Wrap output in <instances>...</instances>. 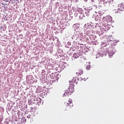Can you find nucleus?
Here are the masks:
<instances>
[{"label": "nucleus", "mask_w": 124, "mask_h": 124, "mask_svg": "<svg viewBox=\"0 0 124 124\" xmlns=\"http://www.w3.org/2000/svg\"><path fill=\"white\" fill-rule=\"evenodd\" d=\"M73 92H74V85L73 84H71V85L69 86V88L65 91L63 96H67L68 95H69L70 93H72Z\"/></svg>", "instance_id": "obj_1"}, {"label": "nucleus", "mask_w": 124, "mask_h": 124, "mask_svg": "<svg viewBox=\"0 0 124 124\" xmlns=\"http://www.w3.org/2000/svg\"><path fill=\"white\" fill-rule=\"evenodd\" d=\"M26 121L27 120L25 117H22L21 118V123H26Z\"/></svg>", "instance_id": "obj_9"}, {"label": "nucleus", "mask_w": 124, "mask_h": 124, "mask_svg": "<svg viewBox=\"0 0 124 124\" xmlns=\"http://www.w3.org/2000/svg\"><path fill=\"white\" fill-rule=\"evenodd\" d=\"M27 119H31V115H28L27 117Z\"/></svg>", "instance_id": "obj_12"}, {"label": "nucleus", "mask_w": 124, "mask_h": 124, "mask_svg": "<svg viewBox=\"0 0 124 124\" xmlns=\"http://www.w3.org/2000/svg\"><path fill=\"white\" fill-rule=\"evenodd\" d=\"M121 7H122V8H123V9H124V4H122Z\"/></svg>", "instance_id": "obj_13"}, {"label": "nucleus", "mask_w": 124, "mask_h": 124, "mask_svg": "<svg viewBox=\"0 0 124 124\" xmlns=\"http://www.w3.org/2000/svg\"><path fill=\"white\" fill-rule=\"evenodd\" d=\"M73 57L75 59H77V58H78V56L77 55V53H74V55H73Z\"/></svg>", "instance_id": "obj_11"}, {"label": "nucleus", "mask_w": 124, "mask_h": 124, "mask_svg": "<svg viewBox=\"0 0 124 124\" xmlns=\"http://www.w3.org/2000/svg\"><path fill=\"white\" fill-rule=\"evenodd\" d=\"M113 55L114 53H113L112 51H109L108 52V57H109V58H112V57H113Z\"/></svg>", "instance_id": "obj_6"}, {"label": "nucleus", "mask_w": 124, "mask_h": 124, "mask_svg": "<svg viewBox=\"0 0 124 124\" xmlns=\"http://www.w3.org/2000/svg\"><path fill=\"white\" fill-rule=\"evenodd\" d=\"M83 70L80 69V70H78V73H77V74H78V75H81L83 74Z\"/></svg>", "instance_id": "obj_7"}, {"label": "nucleus", "mask_w": 124, "mask_h": 124, "mask_svg": "<svg viewBox=\"0 0 124 124\" xmlns=\"http://www.w3.org/2000/svg\"><path fill=\"white\" fill-rule=\"evenodd\" d=\"M86 81V78L80 77L78 78V81Z\"/></svg>", "instance_id": "obj_8"}, {"label": "nucleus", "mask_w": 124, "mask_h": 124, "mask_svg": "<svg viewBox=\"0 0 124 124\" xmlns=\"http://www.w3.org/2000/svg\"><path fill=\"white\" fill-rule=\"evenodd\" d=\"M106 18L107 19H109V20H112V17L110 16H107L106 17H103V20H104V21H105V20H106Z\"/></svg>", "instance_id": "obj_5"}, {"label": "nucleus", "mask_w": 124, "mask_h": 124, "mask_svg": "<svg viewBox=\"0 0 124 124\" xmlns=\"http://www.w3.org/2000/svg\"><path fill=\"white\" fill-rule=\"evenodd\" d=\"M90 68H91V65L90 64L87 65L86 66V69H87V70H90Z\"/></svg>", "instance_id": "obj_10"}, {"label": "nucleus", "mask_w": 124, "mask_h": 124, "mask_svg": "<svg viewBox=\"0 0 124 124\" xmlns=\"http://www.w3.org/2000/svg\"><path fill=\"white\" fill-rule=\"evenodd\" d=\"M70 86L71 85H73L74 86V83H76V78H74L71 81H69Z\"/></svg>", "instance_id": "obj_4"}, {"label": "nucleus", "mask_w": 124, "mask_h": 124, "mask_svg": "<svg viewBox=\"0 0 124 124\" xmlns=\"http://www.w3.org/2000/svg\"><path fill=\"white\" fill-rule=\"evenodd\" d=\"M114 13L115 14H124V10H123V8L122 7L119 6L116 7L114 10H113Z\"/></svg>", "instance_id": "obj_3"}, {"label": "nucleus", "mask_w": 124, "mask_h": 124, "mask_svg": "<svg viewBox=\"0 0 124 124\" xmlns=\"http://www.w3.org/2000/svg\"><path fill=\"white\" fill-rule=\"evenodd\" d=\"M64 106L66 110H69L73 107V104H72V99H69L68 101L64 102Z\"/></svg>", "instance_id": "obj_2"}, {"label": "nucleus", "mask_w": 124, "mask_h": 124, "mask_svg": "<svg viewBox=\"0 0 124 124\" xmlns=\"http://www.w3.org/2000/svg\"><path fill=\"white\" fill-rule=\"evenodd\" d=\"M14 0V1H15V0H16V1H18V0Z\"/></svg>", "instance_id": "obj_14"}]
</instances>
